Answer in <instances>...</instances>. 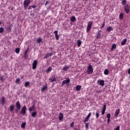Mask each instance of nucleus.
<instances>
[{
    "label": "nucleus",
    "mask_w": 130,
    "mask_h": 130,
    "mask_svg": "<svg viewBox=\"0 0 130 130\" xmlns=\"http://www.w3.org/2000/svg\"><path fill=\"white\" fill-rule=\"evenodd\" d=\"M106 105H103V107L102 108V114H105V111L106 110Z\"/></svg>",
    "instance_id": "f8f14e48"
},
{
    "label": "nucleus",
    "mask_w": 130,
    "mask_h": 130,
    "mask_svg": "<svg viewBox=\"0 0 130 130\" xmlns=\"http://www.w3.org/2000/svg\"><path fill=\"white\" fill-rule=\"evenodd\" d=\"M36 8V7L35 6L33 5V6H30L29 8H28V9H31L32 8Z\"/></svg>",
    "instance_id": "79ce46f5"
},
{
    "label": "nucleus",
    "mask_w": 130,
    "mask_h": 130,
    "mask_svg": "<svg viewBox=\"0 0 130 130\" xmlns=\"http://www.w3.org/2000/svg\"><path fill=\"white\" fill-rule=\"evenodd\" d=\"M127 4V1L126 0H122V2H121V5L122 6L125 7L126 6V5H128V4Z\"/></svg>",
    "instance_id": "f3484780"
},
{
    "label": "nucleus",
    "mask_w": 130,
    "mask_h": 130,
    "mask_svg": "<svg viewBox=\"0 0 130 130\" xmlns=\"http://www.w3.org/2000/svg\"><path fill=\"white\" fill-rule=\"evenodd\" d=\"M110 117H111L110 114H107V118H108V119H110Z\"/></svg>",
    "instance_id": "c03bdc74"
},
{
    "label": "nucleus",
    "mask_w": 130,
    "mask_h": 130,
    "mask_svg": "<svg viewBox=\"0 0 130 130\" xmlns=\"http://www.w3.org/2000/svg\"><path fill=\"white\" fill-rule=\"evenodd\" d=\"M4 31V29L3 27H1L0 28V33H3Z\"/></svg>",
    "instance_id": "ea45409f"
},
{
    "label": "nucleus",
    "mask_w": 130,
    "mask_h": 130,
    "mask_svg": "<svg viewBox=\"0 0 130 130\" xmlns=\"http://www.w3.org/2000/svg\"><path fill=\"white\" fill-rule=\"evenodd\" d=\"M27 50L25 51L24 54V56L25 57V58H27V56H28V54H27Z\"/></svg>",
    "instance_id": "72a5a7b5"
},
{
    "label": "nucleus",
    "mask_w": 130,
    "mask_h": 130,
    "mask_svg": "<svg viewBox=\"0 0 130 130\" xmlns=\"http://www.w3.org/2000/svg\"><path fill=\"white\" fill-rule=\"evenodd\" d=\"M119 112H120V110L119 109H118L115 111V114H119Z\"/></svg>",
    "instance_id": "e433bc0d"
},
{
    "label": "nucleus",
    "mask_w": 130,
    "mask_h": 130,
    "mask_svg": "<svg viewBox=\"0 0 130 130\" xmlns=\"http://www.w3.org/2000/svg\"><path fill=\"white\" fill-rule=\"evenodd\" d=\"M32 117H35L36 114H32Z\"/></svg>",
    "instance_id": "3c124183"
},
{
    "label": "nucleus",
    "mask_w": 130,
    "mask_h": 130,
    "mask_svg": "<svg viewBox=\"0 0 130 130\" xmlns=\"http://www.w3.org/2000/svg\"><path fill=\"white\" fill-rule=\"evenodd\" d=\"M69 69H70V67L68 65H66L63 67L62 70L67 72V71Z\"/></svg>",
    "instance_id": "2eb2a0df"
},
{
    "label": "nucleus",
    "mask_w": 130,
    "mask_h": 130,
    "mask_svg": "<svg viewBox=\"0 0 130 130\" xmlns=\"http://www.w3.org/2000/svg\"><path fill=\"white\" fill-rule=\"evenodd\" d=\"M49 80H50V82H53L55 81L56 80L55 77L53 75V76L50 77Z\"/></svg>",
    "instance_id": "9b49d317"
},
{
    "label": "nucleus",
    "mask_w": 130,
    "mask_h": 130,
    "mask_svg": "<svg viewBox=\"0 0 130 130\" xmlns=\"http://www.w3.org/2000/svg\"><path fill=\"white\" fill-rule=\"evenodd\" d=\"M128 5H126L124 6V10L126 14H128L130 12V8Z\"/></svg>",
    "instance_id": "20e7f679"
},
{
    "label": "nucleus",
    "mask_w": 130,
    "mask_h": 130,
    "mask_svg": "<svg viewBox=\"0 0 130 130\" xmlns=\"http://www.w3.org/2000/svg\"><path fill=\"white\" fill-rule=\"evenodd\" d=\"M32 114H37V113L36 112H34L32 113Z\"/></svg>",
    "instance_id": "603ef678"
},
{
    "label": "nucleus",
    "mask_w": 130,
    "mask_h": 130,
    "mask_svg": "<svg viewBox=\"0 0 130 130\" xmlns=\"http://www.w3.org/2000/svg\"><path fill=\"white\" fill-rule=\"evenodd\" d=\"M88 114H91V113H89Z\"/></svg>",
    "instance_id": "6e6d98bb"
},
{
    "label": "nucleus",
    "mask_w": 130,
    "mask_h": 130,
    "mask_svg": "<svg viewBox=\"0 0 130 130\" xmlns=\"http://www.w3.org/2000/svg\"><path fill=\"white\" fill-rule=\"evenodd\" d=\"M89 117H90V114H88L87 116V117L85 118V119L84 120V123H85V122H87V121H88Z\"/></svg>",
    "instance_id": "dca6fc26"
},
{
    "label": "nucleus",
    "mask_w": 130,
    "mask_h": 130,
    "mask_svg": "<svg viewBox=\"0 0 130 130\" xmlns=\"http://www.w3.org/2000/svg\"><path fill=\"white\" fill-rule=\"evenodd\" d=\"M82 44V41L80 40H77V46L78 47H80Z\"/></svg>",
    "instance_id": "a878e982"
},
{
    "label": "nucleus",
    "mask_w": 130,
    "mask_h": 130,
    "mask_svg": "<svg viewBox=\"0 0 130 130\" xmlns=\"http://www.w3.org/2000/svg\"><path fill=\"white\" fill-rule=\"evenodd\" d=\"M89 123H85V128L86 129H88L89 128Z\"/></svg>",
    "instance_id": "f704fd0d"
},
{
    "label": "nucleus",
    "mask_w": 130,
    "mask_h": 130,
    "mask_svg": "<svg viewBox=\"0 0 130 130\" xmlns=\"http://www.w3.org/2000/svg\"><path fill=\"white\" fill-rule=\"evenodd\" d=\"M23 78V77L22 76V78Z\"/></svg>",
    "instance_id": "bf43d9fd"
},
{
    "label": "nucleus",
    "mask_w": 130,
    "mask_h": 130,
    "mask_svg": "<svg viewBox=\"0 0 130 130\" xmlns=\"http://www.w3.org/2000/svg\"><path fill=\"white\" fill-rule=\"evenodd\" d=\"M93 72V69L91 64H89L87 67L86 73L88 74H91Z\"/></svg>",
    "instance_id": "f257e3e1"
},
{
    "label": "nucleus",
    "mask_w": 130,
    "mask_h": 130,
    "mask_svg": "<svg viewBox=\"0 0 130 130\" xmlns=\"http://www.w3.org/2000/svg\"><path fill=\"white\" fill-rule=\"evenodd\" d=\"M74 124H75V122H72L71 123V124H70V127H74Z\"/></svg>",
    "instance_id": "a19ab883"
},
{
    "label": "nucleus",
    "mask_w": 130,
    "mask_h": 130,
    "mask_svg": "<svg viewBox=\"0 0 130 130\" xmlns=\"http://www.w3.org/2000/svg\"><path fill=\"white\" fill-rule=\"evenodd\" d=\"M37 64H38L37 60H34V62L32 64V69L35 70V69H36Z\"/></svg>",
    "instance_id": "9d476101"
},
{
    "label": "nucleus",
    "mask_w": 130,
    "mask_h": 130,
    "mask_svg": "<svg viewBox=\"0 0 130 130\" xmlns=\"http://www.w3.org/2000/svg\"><path fill=\"white\" fill-rule=\"evenodd\" d=\"M99 116V114H96V118H98Z\"/></svg>",
    "instance_id": "8fccbe9b"
},
{
    "label": "nucleus",
    "mask_w": 130,
    "mask_h": 130,
    "mask_svg": "<svg viewBox=\"0 0 130 130\" xmlns=\"http://www.w3.org/2000/svg\"><path fill=\"white\" fill-rule=\"evenodd\" d=\"M128 74L130 75V69L128 70Z\"/></svg>",
    "instance_id": "09e8293b"
},
{
    "label": "nucleus",
    "mask_w": 130,
    "mask_h": 130,
    "mask_svg": "<svg viewBox=\"0 0 130 130\" xmlns=\"http://www.w3.org/2000/svg\"><path fill=\"white\" fill-rule=\"evenodd\" d=\"M101 30H100V31H98V34H97V35H96V38H97V39H99V38H100L101 37Z\"/></svg>",
    "instance_id": "5701e85b"
},
{
    "label": "nucleus",
    "mask_w": 130,
    "mask_h": 130,
    "mask_svg": "<svg viewBox=\"0 0 130 130\" xmlns=\"http://www.w3.org/2000/svg\"><path fill=\"white\" fill-rule=\"evenodd\" d=\"M108 114H110V113H108Z\"/></svg>",
    "instance_id": "e2e57ef3"
},
{
    "label": "nucleus",
    "mask_w": 130,
    "mask_h": 130,
    "mask_svg": "<svg viewBox=\"0 0 130 130\" xmlns=\"http://www.w3.org/2000/svg\"><path fill=\"white\" fill-rule=\"evenodd\" d=\"M129 49L130 50V45H129Z\"/></svg>",
    "instance_id": "4d7b16f0"
},
{
    "label": "nucleus",
    "mask_w": 130,
    "mask_h": 130,
    "mask_svg": "<svg viewBox=\"0 0 130 130\" xmlns=\"http://www.w3.org/2000/svg\"><path fill=\"white\" fill-rule=\"evenodd\" d=\"M63 114H60L59 116V120H60V122H61V121H63Z\"/></svg>",
    "instance_id": "412c9836"
},
{
    "label": "nucleus",
    "mask_w": 130,
    "mask_h": 130,
    "mask_svg": "<svg viewBox=\"0 0 130 130\" xmlns=\"http://www.w3.org/2000/svg\"><path fill=\"white\" fill-rule=\"evenodd\" d=\"M10 111L12 112L13 110L14 109V106L13 105H11L10 107Z\"/></svg>",
    "instance_id": "2f4dec72"
},
{
    "label": "nucleus",
    "mask_w": 130,
    "mask_h": 130,
    "mask_svg": "<svg viewBox=\"0 0 130 130\" xmlns=\"http://www.w3.org/2000/svg\"><path fill=\"white\" fill-rule=\"evenodd\" d=\"M109 70L108 69H105L104 70V74L105 75H108L109 74Z\"/></svg>",
    "instance_id": "bb28decb"
},
{
    "label": "nucleus",
    "mask_w": 130,
    "mask_h": 130,
    "mask_svg": "<svg viewBox=\"0 0 130 130\" xmlns=\"http://www.w3.org/2000/svg\"><path fill=\"white\" fill-rule=\"evenodd\" d=\"M71 21L75 22V21L76 20V17L74 16L71 17Z\"/></svg>",
    "instance_id": "c85d7f7f"
},
{
    "label": "nucleus",
    "mask_w": 130,
    "mask_h": 130,
    "mask_svg": "<svg viewBox=\"0 0 130 130\" xmlns=\"http://www.w3.org/2000/svg\"><path fill=\"white\" fill-rule=\"evenodd\" d=\"M96 114H99V113H96Z\"/></svg>",
    "instance_id": "680f3d73"
},
{
    "label": "nucleus",
    "mask_w": 130,
    "mask_h": 130,
    "mask_svg": "<svg viewBox=\"0 0 130 130\" xmlns=\"http://www.w3.org/2000/svg\"><path fill=\"white\" fill-rule=\"evenodd\" d=\"M15 83L16 84H21V83H20V79L19 78H17L16 79Z\"/></svg>",
    "instance_id": "393cba45"
},
{
    "label": "nucleus",
    "mask_w": 130,
    "mask_h": 130,
    "mask_svg": "<svg viewBox=\"0 0 130 130\" xmlns=\"http://www.w3.org/2000/svg\"><path fill=\"white\" fill-rule=\"evenodd\" d=\"M29 4H30V0H25L23 3V6H24V9H26Z\"/></svg>",
    "instance_id": "7ed1b4c3"
},
{
    "label": "nucleus",
    "mask_w": 130,
    "mask_h": 130,
    "mask_svg": "<svg viewBox=\"0 0 130 130\" xmlns=\"http://www.w3.org/2000/svg\"><path fill=\"white\" fill-rule=\"evenodd\" d=\"M129 25L130 26V23L129 24Z\"/></svg>",
    "instance_id": "052dcab7"
},
{
    "label": "nucleus",
    "mask_w": 130,
    "mask_h": 130,
    "mask_svg": "<svg viewBox=\"0 0 130 130\" xmlns=\"http://www.w3.org/2000/svg\"><path fill=\"white\" fill-rule=\"evenodd\" d=\"M116 45L115 44H113L112 45L111 50V51H115L116 50Z\"/></svg>",
    "instance_id": "a211bd4d"
},
{
    "label": "nucleus",
    "mask_w": 130,
    "mask_h": 130,
    "mask_svg": "<svg viewBox=\"0 0 130 130\" xmlns=\"http://www.w3.org/2000/svg\"><path fill=\"white\" fill-rule=\"evenodd\" d=\"M15 52H16V53H19V52H20L19 48H16V50H15Z\"/></svg>",
    "instance_id": "58836bf2"
},
{
    "label": "nucleus",
    "mask_w": 130,
    "mask_h": 130,
    "mask_svg": "<svg viewBox=\"0 0 130 130\" xmlns=\"http://www.w3.org/2000/svg\"><path fill=\"white\" fill-rule=\"evenodd\" d=\"M105 26V22L103 23V24H102V26L101 27L102 28H104V27Z\"/></svg>",
    "instance_id": "a18cd8bd"
},
{
    "label": "nucleus",
    "mask_w": 130,
    "mask_h": 130,
    "mask_svg": "<svg viewBox=\"0 0 130 130\" xmlns=\"http://www.w3.org/2000/svg\"><path fill=\"white\" fill-rule=\"evenodd\" d=\"M59 114H61V113H59Z\"/></svg>",
    "instance_id": "13d9d810"
},
{
    "label": "nucleus",
    "mask_w": 130,
    "mask_h": 130,
    "mask_svg": "<svg viewBox=\"0 0 130 130\" xmlns=\"http://www.w3.org/2000/svg\"><path fill=\"white\" fill-rule=\"evenodd\" d=\"M126 42H127V39H124L123 41L121 43V45L122 46L125 45Z\"/></svg>",
    "instance_id": "b1692460"
},
{
    "label": "nucleus",
    "mask_w": 130,
    "mask_h": 130,
    "mask_svg": "<svg viewBox=\"0 0 130 130\" xmlns=\"http://www.w3.org/2000/svg\"><path fill=\"white\" fill-rule=\"evenodd\" d=\"M26 106H24L21 110L20 113H21V114H25L26 113Z\"/></svg>",
    "instance_id": "1a4fd4ad"
},
{
    "label": "nucleus",
    "mask_w": 130,
    "mask_h": 130,
    "mask_svg": "<svg viewBox=\"0 0 130 130\" xmlns=\"http://www.w3.org/2000/svg\"><path fill=\"white\" fill-rule=\"evenodd\" d=\"M111 120L110 119H108V123H109L110 122Z\"/></svg>",
    "instance_id": "de8ad7c7"
},
{
    "label": "nucleus",
    "mask_w": 130,
    "mask_h": 130,
    "mask_svg": "<svg viewBox=\"0 0 130 130\" xmlns=\"http://www.w3.org/2000/svg\"><path fill=\"white\" fill-rule=\"evenodd\" d=\"M81 89V86L77 85L76 86V91H79Z\"/></svg>",
    "instance_id": "7c9ffc66"
},
{
    "label": "nucleus",
    "mask_w": 130,
    "mask_h": 130,
    "mask_svg": "<svg viewBox=\"0 0 130 130\" xmlns=\"http://www.w3.org/2000/svg\"><path fill=\"white\" fill-rule=\"evenodd\" d=\"M25 124H26V123H25V122L21 124V128H24V127H25Z\"/></svg>",
    "instance_id": "4c0bfd02"
},
{
    "label": "nucleus",
    "mask_w": 130,
    "mask_h": 130,
    "mask_svg": "<svg viewBox=\"0 0 130 130\" xmlns=\"http://www.w3.org/2000/svg\"><path fill=\"white\" fill-rule=\"evenodd\" d=\"M113 30V29L111 27V26H109L107 28V29H106V30H107L108 31H109V32H110L111 30Z\"/></svg>",
    "instance_id": "473e14b6"
},
{
    "label": "nucleus",
    "mask_w": 130,
    "mask_h": 130,
    "mask_svg": "<svg viewBox=\"0 0 130 130\" xmlns=\"http://www.w3.org/2000/svg\"><path fill=\"white\" fill-rule=\"evenodd\" d=\"M53 55V53H48L46 54V55H45V58H48V57L51 56L52 55Z\"/></svg>",
    "instance_id": "4468645a"
},
{
    "label": "nucleus",
    "mask_w": 130,
    "mask_h": 130,
    "mask_svg": "<svg viewBox=\"0 0 130 130\" xmlns=\"http://www.w3.org/2000/svg\"><path fill=\"white\" fill-rule=\"evenodd\" d=\"M42 40V39L41 38H38V39H37V43L40 44Z\"/></svg>",
    "instance_id": "cd10ccee"
},
{
    "label": "nucleus",
    "mask_w": 130,
    "mask_h": 130,
    "mask_svg": "<svg viewBox=\"0 0 130 130\" xmlns=\"http://www.w3.org/2000/svg\"><path fill=\"white\" fill-rule=\"evenodd\" d=\"M52 70V68L51 67H49V68L47 69L46 70V72L47 73H49Z\"/></svg>",
    "instance_id": "4be33fe9"
},
{
    "label": "nucleus",
    "mask_w": 130,
    "mask_h": 130,
    "mask_svg": "<svg viewBox=\"0 0 130 130\" xmlns=\"http://www.w3.org/2000/svg\"><path fill=\"white\" fill-rule=\"evenodd\" d=\"M97 83H99V84L102 86H104L105 85V81L103 80L99 79L97 81Z\"/></svg>",
    "instance_id": "6e6552de"
},
{
    "label": "nucleus",
    "mask_w": 130,
    "mask_h": 130,
    "mask_svg": "<svg viewBox=\"0 0 130 130\" xmlns=\"http://www.w3.org/2000/svg\"><path fill=\"white\" fill-rule=\"evenodd\" d=\"M92 24H93V23L91 21H89L88 22L86 30V32H89L90 31Z\"/></svg>",
    "instance_id": "f03ea898"
},
{
    "label": "nucleus",
    "mask_w": 130,
    "mask_h": 130,
    "mask_svg": "<svg viewBox=\"0 0 130 130\" xmlns=\"http://www.w3.org/2000/svg\"><path fill=\"white\" fill-rule=\"evenodd\" d=\"M29 84H30L29 82V81H27V82H25L24 85H25V86L26 87H27L28 85H29Z\"/></svg>",
    "instance_id": "c9c22d12"
},
{
    "label": "nucleus",
    "mask_w": 130,
    "mask_h": 130,
    "mask_svg": "<svg viewBox=\"0 0 130 130\" xmlns=\"http://www.w3.org/2000/svg\"><path fill=\"white\" fill-rule=\"evenodd\" d=\"M114 130H120V126H117L116 128H114Z\"/></svg>",
    "instance_id": "37998d69"
},
{
    "label": "nucleus",
    "mask_w": 130,
    "mask_h": 130,
    "mask_svg": "<svg viewBox=\"0 0 130 130\" xmlns=\"http://www.w3.org/2000/svg\"><path fill=\"white\" fill-rule=\"evenodd\" d=\"M2 23V22L1 21H0V24H1Z\"/></svg>",
    "instance_id": "5fc2aeb1"
},
{
    "label": "nucleus",
    "mask_w": 130,
    "mask_h": 130,
    "mask_svg": "<svg viewBox=\"0 0 130 130\" xmlns=\"http://www.w3.org/2000/svg\"><path fill=\"white\" fill-rule=\"evenodd\" d=\"M1 79H2V80H3V79H4V78H3L2 76H1Z\"/></svg>",
    "instance_id": "864d4df0"
},
{
    "label": "nucleus",
    "mask_w": 130,
    "mask_h": 130,
    "mask_svg": "<svg viewBox=\"0 0 130 130\" xmlns=\"http://www.w3.org/2000/svg\"><path fill=\"white\" fill-rule=\"evenodd\" d=\"M48 89V86L47 84L46 83L45 85L42 86V88H41V91H42V92H45Z\"/></svg>",
    "instance_id": "39448f33"
},
{
    "label": "nucleus",
    "mask_w": 130,
    "mask_h": 130,
    "mask_svg": "<svg viewBox=\"0 0 130 130\" xmlns=\"http://www.w3.org/2000/svg\"><path fill=\"white\" fill-rule=\"evenodd\" d=\"M119 19H120V20H122V19H123V14L122 13H120V14H119Z\"/></svg>",
    "instance_id": "c756f323"
},
{
    "label": "nucleus",
    "mask_w": 130,
    "mask_h": 130,
    "mask_svg": "<svg viewBox=\"0 0 130 130\" xmlns=\"http://www.w3.org/2000/svg\"><path fill=\"white\" fill-rule=\"evenodd\" d=\"M1 103L2 105H4L5 103V98L4 96H3L1 100Z\"/></svg>",
    "instance_id": "6ab92c4d"
},
{
    "label": "nucleus",
    "mask_w": 130,
    "mask_h": 130,
    "mask_svg": "<svg viewBox=\"0 0 130 130\" xmlns=\"http://www.w3.org/2000/svg\"><path fill=\"white\" fill-rule=\"evenodd\" d=\"M48 4V1L46 2V3H45V6L47 5Z\"/></svg>",
    "instance_id": "49530a36"
},
{
    "label": "nucleus",
    "mask_w": 130,
    "mask_h": 130,
    "mask_svg": "<svg viewBox=\"0 0 130 130\" xmlns=\"http://www.w3.org/2000/svg\"><path fill=\"white\" fill-rule=\"evenodd\" d=\"M54 34H55V37H56V40H58L59 38V36L58 35V31L56 30L54 31Z\"/></svg>",
    "instance_id": "ddd939ff"
},
{
    "label": "nucleus",
    "mask_w": 130,
    "mask_h": 130,
    "mask_svg": "<svg viewBox=\"0 0 130 130\" xmlns=\"http://www.w3.org/2000/svg\"><path fill=\"white\" fill-rule=\"evenodd\" d=\"M16 107L17 111H19L21 109V105L20 102L18 101L16 103Z\"/></svg>",
    "instance_id": "423d86ee"
},
{
    "label": "nucleus",
    "mask_w": 130,
    "mask_h": 130,
    "mask_svg": "<svg viewBox=\"0 0 130 130\" xmlns=\"http://www.w3.org/2000/svg\"><path fill=\"white\" fill-rule=\"evenodd\" d=\"M71 80L69 78L66 79V80L62 81V86L66 84H68L70 82Z\"/></svg>",
    "instance_id": "0eeeda50"
},
{
    "label": "nucleus",
    "mask_w": 130,
    "mask_h": 130,
    "mask_svg": "<svg viewBox=\"0 0 130 130\" xmlns=\"http://www.w3.org/2000/svg\"><path fill=\"white\" fill-rule=\"evenodd\" d=\"M36 110V107L35 106H32L29 109V111L32 112L35 111Z\"/></svg>",
    "instance_id": "aec40b11"
}]
</instances>
